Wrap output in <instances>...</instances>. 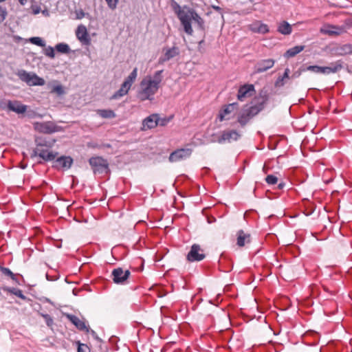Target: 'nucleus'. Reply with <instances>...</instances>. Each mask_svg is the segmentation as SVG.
Returning a JSON list of instances; mask_svg holds the SVG:
<instances>
[{"instance_id": "7ed1b4c3", "label": "nucleus", "mask_w": 352, "mask_h": 352, "mask_svg": "<svg viewBox=\"0 0 352 352\" xmlns=\"http://www.w3.org/2000/svg\"><path fill=\"white\" fill-rule=\"evenodd\" d=\"M89 165L95 175H103L110 173L107 160L102 157L96 156L89 158Z\"/></svg>"}, {"instance_id": "aec40b11", "label": "nucleus", "mask_w": 352, "mask_h": 352, "mask_svg": "<svg viewBox=\"0 0 352 352\" xmlns=\"http://www.w3.org/2000/svg\"><path fill=\"white\" fill-rule=\"evenodd\" d=\"M239 107V104L237 102H232L224 107V108L219 112V118L220 121H223L226 120V116L230 114L235 109H237Z\"/></svg>"}, {"instance_id": "6ab92c4d", "label": "nucleus", "mask_w": 352, "mask_h": 352, "mask_svg": "<svg viewBox=\"0 0 352 352\" xmlns=\"http://www.w3.org/2000/svg\"><path fill=\"white\" fill-rule=\"evenodd\" d=\"M345 32L344 27L329 25L324 29H321V32L329 36H338Z\"/></svg>"}, {"instance_id": "cd10ccee", "label": "nucleus", "mask_w": 352, "mask_h": 352, "mask_svg": "<svg viewBox=\"0 0 352 352\" xmlns=\"http://www.w3.org/2000/svg\"><path fill=\"white\" fill-rule=\"evenodd\" d=\"M97 113L103 118H113L116 117V113L111 109H98Z\"/></svg>"}, {"instance_id": "2eb2a0df", "label": "nucleus", "mask_w": 352, "mask_h": 352, "mask_svg": "<svg viewBox=\"0 0 352 352\" xmlns=\"http://www.w3.org/2000/svg\"><path fill=\"white\" fill-rule=\"evenodd\" d=\"M179 50L177 47L174 46L171 48H168L166 50L164 56L160 57L158 62L160 64H163L164 63L179 55Z\"/></svg>"}, {"instance_id": "c03bdc74", "label": "nucleus", "mask_w": 352, "mask_h": 352, "mask_svg": "<svg viewBox=\"0 0 352 352\" xmlns=\"http://www.w3.org/2000/svg\"><path fill=\"white\" fill-rule=\"evenodd\" d=\"M259 33L265 34L269 32L268 26L265 24H261L258 28Z\"/></svg>"}, {"instance_id": "f704fd0d", "label": "nucleus", "mask_w": 352, "mask_h": 352, "mask_svg": "<svg viewBox=\"0 0 352 352\" xmlns=\"http://www.w3.org/2000/svg\"><path fill=\"white\" fill-rule=\"evenodd\" d=\"M172 117L160 118L157 114V122L160 126H166L171 120Z\"/></svg>"}, {"instance_id": "0e129e2a", "label": "nucleus", "mask_w": 352, "mask_h": 352, "mask_svg": "<svg viewBox=\"0 0 352 352\" xmlns=\"http://www.w3.org/2000/svg\"><path fill=\"white\" fill-rule=\"evenodd\" d=\"M249 1H250V2H252V3L254 1V0H249Z\"/></svg>"}, {"instance_id": "423d86ee", "label": "nucleus", "mask_w": 352, "mask_h": 352, "mask_svg": "<svg viewBox=\"0 0 352 352\" xmlns=\"http://www.w3.org/2000/svg\"><path fill=\"white\" fill-rule=\"evenodd\" d=\"M131 275L129 270H124L122 267H117L111 272V278L114 283L118 285H125L128 283V280Z\"/></svg>"}, {"instance_id": "9d476101", "label": "nucleus", "mask_w": 352, "mask_h": 352, "mask_svg": "<svg viewBox=\"0 0 352 352\" xmlns=\"http://www.w3.org/2000/svg\"><path fill=\"white\" fill-rule=\"evenodd\" d=\"M191 154V148H179L172 152L168 159L171 162H176L189 157Z\"/></svg>"}, {"instance_id": "052dcab7", "label": "nucleus", "mask_w": 352, "mask_h": 352, "mask_svg": "<svg viewBox=\"0 0 352 352\" xmlns=\"http://www.w3.org/2000/svg\"><path fill=\"white\" fill-rule=\"evenodd\" d=\"M284 186H285V183L284 182H281V183L278 184V189H282V188H283Z\"/></svg>"}, {"instance_id": "49530a36", "label": "nucleus", "mask_w": 352, "mask_h": 352, "mask_svg": "<svg viewBox=\"0 0 352 352\" xmlns=\"http://www.w3.org/2000/svg\"><path fill=\"white\" fill-rule=\"evenodd\" d=\"M2 289L3 291H6L7 292H9L12 294H16V292H17L18 290V288H15V287H2Z\"/></svg>"}, {"instance_id": "3c124183", "label": "nucleus", "mask_w": 352, "mask_h": 352, "mask_svg": "<svg viewBox=\"0 0 352 352\" xmlns=\"http://www.w3.org/2000/svg\"><path fill=\"white\" fill-rule=\"evenodd\" d=\"M14 295L24 300L28 299V298L25 295H23V292L19 289H18L17 292H16V294Z\"/></svg>"}, {"instance_id": "37998d69", "label": "nucleus", "mask_w": 352, "mask_h": 352, "mask_svg": "<svg viewBox=\"0 0 352 352\" xmlns=\"http://www.w3.org/2000/svg\"><path fill=\"white\" fill-rule=\"evenodd\" d=\"M52 92L56 93L58 95H62L64 94L63 88L61 85L54 86L52 89Z\"/></svg>"}, {"instance_id": "4d7b16f0", "label": "nucleus", "mask_w": 352, "mask_h": 352, "mask_svg": "<svg viewBox=\"0 0 352 352\" xmlns=\"http://www.w3.org/2000/svg\"><path fill=\"white\" fill-rule=\"evenodd\" d=\"M89 332L91 333V335L93 336L94 338H95L97 340H99V338L97 337L96 332L94 330L91 329L90 328H89Z\"/></svg>"}, {"instance_id": "9b49d317", "label": "nucleus", "mask_w": 352, "mask_h": 352, "mask_svg": "<svg viewBox=\"0 0 352 352\" xmlns=\"http://www.w3.org/2000/svg\"><path fill=\"white\" fill-rule=\"evenodd\" d=\"M240 137L241 135L235 130L223 131L216 141L219 144H223L226 142L236 141ZM212 141L214 142L215 140Z\"/></svg>"}, {"instance_id": "0eeeda50", "label": "nucleus", "mask_w": 352, "mask_h": 352, "mask_svg": "<svg viewBox=\"0 0 352 352\" xmlns=\"http://www.w3.org/2000/svg\"><path fill=\"white\" fill-rule=\"evenodd\" d=\"M270 100V94L266 87L261 89L258 95L254 98L255 104L253 105L257 109H259V113L265 109V105Z\"/></svg>"}, {"instance_id": "1a4fd4ad", "label": "nucleus", "mask_w": 352, "mask_h": 352, "mask_svg": "<svg viewBox=\"0 0 352 352\" xmlns=\"http://www.w3.org/2000/svg\"><path fill=\"white\" fill-rule=\"evenodd\" d=\"M0 107L3 109L7 107L9 111L19 114L23 113L27 111V106L17 100H8L7 104H0Z\"/></svg>"}, {"instance_id": "58836bf2", "label": "nucleus", "mask_w": 352, "mask_h": 352, "mask_svg": "<svg viewBox=\"0 0 352 352\" xmlns=\"http://www.w3.org/2000/svg\"><path fill=\"white\" fill-rule=\"evenodd\" d=\"M306 72L305 66L300 67L297 71L294 72L291 76V78H299L302 72Z\"/></svg>"}, {"instance_id": "c756f323", "label": "nucleus", "mask_w": 352, "mask_h": 352, "mask_svg": "<svg viewBox=\"0 0 352 352\" xmlns=\"http://www.w3.org/2000/svg\"><path fill=\"white\" fill-rule=\"evenodd\" d=\"M55 49L57 52L62 54H68L70 52L69 46L64 43H58L56 45Z\"/></svg>"}, {"instance_id": "39448f33", "label": "nucleus", "mask_w": 352, "mask_h": 352, "mask_svg": "<svg viewBox=\"0 0 352 352\" xmlns=\"http://www.w3.org/2000/svg\"><path fill=\"white\" fill-rule=\"evenodd\" d=\"M259 113V109L255 108L253 105L248 107H244L237 118V122L243 127L254 116Z\"/></svg>"}, {"instance_id": "c85d7f7f", "label": "nucleus", "mask_w": 352, "mask_h": 352, "mask_svg": "<svg viewBox=\"0 0 352 352\" xmlns=\"http://www.w3.org/2000/svg\"><path fill=\"white\" fill-rule=\"evenodd\" d=\"M36 128L45 133H51L54 131L52 127L47 123H36Z\"/></svg>"}, {"instance_id": "ddd939ff", "label": "nucleus", "mask_w": 352, "mask_h": 352, "mask_svg": "<svg viewBox=\"0 0 352 352\" xmlns=\"http://www.w3.org/2000/svg\"><path fill=\"white\" fill-rule=\"evenodd\" d=\"M275 63V60L272 58L263 59L258 61L255 65V72L262 73L272 68Z\"/></svg>"}, {"instance_id": "864d4df0", "label": "nucleus", "mask_w": 352, "mask_h": 352, "mask_svg": "<svg viewBox=\"0 0 352 352\" xmlns=\"http://www.w3.org/2000/svg\"><path fill=\"white\" fill-rule=\"evenodd\" d=\"M320 74H329L330 72H329V67L328 66H327V67H321Z\"/></svg>"}, {"instance_id": "5701e85b", "label": "nucleus", "mask_w": 352, "mask_h": 352, "mask_svg": "<svg viewBox=\"0 0 352 352\" xmlns=\"http://www.w3.org/2000/svg\"><path fill=\"white\" fill-rule=\"evenodd\" d=\"M305 49L304 45H296L289 48L284 54V56L289 58L295 56Z\"/></svg>"}, {"instance_id": "5fc2aeb1", "label": "nucleus", "mask_w": 352, "mask_h": 352, "mask_svg": "<svg viewBox=\"0 0 352 352\" xmlns=\"http://www.w3.org/2000/svg\"><path fill=\"white\" fill-rule=\"evenodd\" d=\"M76 19H82V17L85 16V13L82 10H78V11H76Z\"/></svg>"}, {"instance_id": "13d9d810", "label": "nucleus", "mask_w": 352, "mask_h": 352, "mask_svg": "<svg viewBox=\"0 0 352 352\" xmlns=\"http://www.w3.org/2000/svg\"><path fill=\"white\" fill-rule=\"evenodd\" d=\"M78 352H85L83 351V349H82L81 346L82 344H81L79 342H78Z\"/></svg>"}, {"instance_id": "f3484780", "label": "nucleus", "mask_w": 352, "mask_h": 352, "mask_svg": "<svg viewBox=\"0 0 352 352\" xmlns=\"http://www.w3.org/2000/svg\"><path fill=\"white\" fill-rule=\"evenodd\" d=\"M76 36L82 45H88V32L84 25L78 26L76 30Z\"/></svg>"}, {"instance_id": "2f4dec72", "label": "nucleus", "mask_w": 352, "mask_h": 352, "mask_svg": "<svg viewBox=\"0 0 352 352\" xmlns=\"http://www.w3.org/2000/svg\"><path fill=\"white\" fill-rule=\"evenodd\" d=\"M138 76V69L135 67L131 74L127 76V78L124 80L125 82H128V83L131 86L132 84Z\"/></svg>"}, {"instance_id": "7c9ffc66", "label": "nucleus", "mask_w": 352, "mask_h": 352, "mask_svg": "<svg viewBox=\"0 0 352 352\" xmlns=\"http://www.w3.org/2000/svg\"><path fill=\"white\" fill-rule=\"evenodd\" d=\"M0 271L6 276H10V278L18 283V280L16 278V275L13 274V272L7 267L0 266Z\"/></svg>"}, {"instance_id": "412c9836", "label": "nucleus", "mask_w": 352, "mask_h": 352, "mask_svg": "<svg viewBox=\"0 0 352 352\" xmlns=\"http://www.w3.org/2000/svg\"><path fill=\"white\" fill-rule=\"evenodd\" d=\"M237 242L236 244L239 247H243L245 243H248L250 242V234H246L243 230H239L237 232Z\"/></svg>"}, {"instance_id": "09e8293b", "label": "nucleus", "mask_w": 352, "mask_h": 352, "mask_svg": "<svg viewBox=\"0 0 352 352\" xmlns=\"http://www.w3.org/2000/svg\"><path fill=\"white\" fill-rule=\"evenodd\" d=\"M26 116L29 118H34L37 117L38 116V114L37 113H36L34 111L30 110V111H27Z\"/></svg>"}, {"instance_id": "603ef678", "label": "nucleus", "mask_w": 352, "mask_h": 352, "mask_svg": "<svg viewBox=\"0 0 352 352\" xmlns=\"http://www.w3.org/2000/svg\"><path fill=\"white\" fill-rule=\"evenodd\" d=\"M289 73H290V70L289 68H286L285 69V72H284V74L283 75V76H281L284 80L285 79H288V78H290L291 77L289 76Z\"/></svg>"}, {"instance_id": "e433bc0d", "label": "nucleus", "mask_w": 352, "mask_h": 352, "mask_svg": "<svg viewBox=\"0 0 352 352\" xmlns=\"http://www.w3.org/2000/svg\"><path fill=\"white\" fill-rule=\"evenodd\" d=\"M265 182L270 185H273L277 183L278 178L277 177L273 175H269L265 178Z\"/></svg>"}, {"instance_id": "79ce46f5", "label": "nucleus", "mask_w": 352, "mask_h": 352, "mask_svg": "<svg viewBox=\"0 0 352 352\" xmlns=\"http://www.w3.org/2000/svg\"><path fill=\"white\" fill-rule=\"evenodd\" d=\"M109 8L111 10H115L117 7L118 0H105Z\"/></svg>"}, {"instance_id": "393cba45", "label": "nucleus", "mask_w": 352, "mask_h": 352, "mask_svg": "<svg viewBox=\"0 0 352 352\" xmlns=\"http://www.w3.org/2000/svg\"><path fill=\"white\" fill-rule=\"evenodd\" d=\"M292 26L287 21L281 22L278 27V31L284 35L290 34L292 32Z\"/></svg>"}, {"instance_id": "c9c22d12", "label": "nucleus", "mask_w": 352, "mask_h": 352, "mask_svg": "<svg viewBox=\"0 0 352 352\" xmlns=\"http://www.w3.org/2000/svg\"><path fill=\"white\" fill-rule=\"evenodd\" d=\"M306 71H310L316 74H320L321 67L318 65H309L305 67Z\"/></svg>"}, {"instance_id": "de8ad7c7", "label": "nucleus", "mask_w": 352, "mask_h": 352, "mask_svg": "<svg viewBox=\"0 0 352 352\" xmlns=\"http://www.w3.org/2000/svg\"><path fill=\"white\" fill-rule=\"evenodd\" d=\"M285 85V80L280 76L275 82V87H283Z\"/></svg>"}, {"instance_id": "680f3d73", "label": "nucleus", "mask_w": 352, "mask_h": 352, "mask_svg": "<svg viewBox=\"0 0 352 352\" xmlns=\"http://www.w3.org/2000/svg\"><path fill=\"white\" fill-rule=\"evenodd\" d=\"M27 2H28V0H19V3L22 6H25Z\"/></svg>"}, {"instance_id": "bb28decb", "label": "nucleus", "mask_w": 352, "mask_h": 352, "mask_svg": "<svg viewBox=\"0 0 352 352\" xmlns=\"http://www.w3.org/2000/svg\"><path fill=\"white\" fill-rule=\"evenodd\" d=\"M163 72V70L157 71L153 76V78L151 79V78H147V80L150 82L153 83V85H156L157 87H160V84L162 80V73Z\"/></svg>"}, {"instance_id": "b1692460", "label": "nucleus", "mask_w": 352, "mask_h": 352, "mask_svg": "<svg viewBox=\"0 0 352 352\" xmlns=\"http://www.w3.org/2000/svg\"><path fill=\"white\" fill-rule=\"evenodd\" d=\"M67 318L73 323L78 329L82 330L86 329L85 323L81 321L77 316L72 314H67Z\"/></svg>"}, {"instance_id": "a18cd8bd", "label": "nucleus", "mask_w": 352, "mask_h": 352, "mask_svg": "<svg viewBox=\"0 0 352 352\" xmlns=\"http://www.w3.org/2000/svg\"><path fill=\"white\" fill-rule=\"evenodd\" d=\"M89 147L92 148H111V145L110 144H102L100 145L94 144L89 142Z\"/></svg>"}, {"instance_id": "f257e3e1", "label": "nucleus", "mask_w": 352, "mask_h": 352, "mask_svg": "<svg viewBox=\"0 0 352 352\" xmlns=\"http://www.w3.org/2000/svg\"><path fill=\"white\" fill-rule=\"evenodd\" d=\"M178 10L175 12L179 18L182 25L184 27V32L192 35L193 30L191 25V21H193L197 25V28L203 32L206 30L204 20L198 14L195 10L187 7H184L183 10L177 4Z\"/></svg>"}, {"instance_id": "473e14b6", "label": "nucleus", "mask_w": 352, "mask_h": 352, "mask_svg": "<svg viewBox=\"0 0 352 352\" xmlns=\"http://www.w3.org/2000/svg\"><path fill=\"white\" fill-rule=\"evenodd\" d=\"M29 41L32 44L36 45L39 46V47H45V41L41 37H37V36L31 37L29 39Z\"/></svg>"}, {"instance_id": "dca6fc26", "label": "nucleus", "mask_w": 352, "mask_h": 352, "mask_svg": "<svg viewBox=\"0 0 352 352\" xmlns=\"http://www.w3.org/2000/svg\"><path fill=\"white\" fill-rule=\"evenodd\" d=\"M157 125V114L154 113L148 116L142 121V130L145 131L147 129H151L155 128Z\"/></svg>"}, {"instance_id": "ea45409f", "label": "nucleus", "mask_w": 352, "mask_h": 352, "mask_svg": "<svg viewBox=\"0 0 352 352\" xmlns=\"http://www.w3.org/2000/svg\"><path fill=\"white\" fill-rule=\"evenodd\" d=\"M45 54L51 58H54L55 56L54 48L51 46H48L47 47H46L45 49Z\"/></svg>"}, {"instance_id": "6e6d98bb", "label": "nucleus", "mask_w": 352, "mask_h": 352, "mask_svg": "<svg viewBox=\"0 0 352 352\" xmlns=\"http://www.w3.org/2000/svg\"><path fill=\"white\" fill-rule=\"evenodd\" d=\"M212 8H213L214 10H216V11H217V12H220V13L221 14V15H223L222 12H221V11H222V9H221L219 6H212ZM222 17H223V16H222Z\"/></svg>"}, {"instance_id": "a211bd4d", "label": "nucleus", "mask_w": 352, "mask_h": 352, "mask_svg": "<svg viewBox=\"0 0 352 352\" xmlns=\"http://www.w3.org/2000/svg\"><path fill=\"white\" fill-rule=\"evenodd\" d=\"M34 155L39 156L45 161H52L54 160L56 156V153L49 151L47 149L38 147L34 150Z\"/></svg>"}, {"instance_id": "4be33fe9", "label": "nucleus", "mask_w": 352, "mask_h": 352, "mask_svg": "<svg viewBox=\"0 0 352 352\" xmlns=\"http://www.w3.org/2000/svg\"><path fill=\"white\" fill-rule=\"evenodd\" d=\"M336 53L339 56L352 54V45L346 43L340 45L336 48Z\"/></svg>"}, {"instance_id": "20e7f679", "label": "nucleus", "mask_w": 352, "mask_h": 352, "mask_svg": "<svg viewBox=\"0 0 352 352\" xmlns=\"http://www.w3.org/2000/svg\"><path fill=\"white\" fill-rule=\"evenodd\" d=\"M18 76L22 81L26 82L29 86H42L45 83V80L36 74L30 73L25 70L19 71Z\"/></svg>"}, {"instance_id": "a878e982", "label": "nucleus", "mask_w": 352, "mask_h": 352, "mask_svg": "<svg viewBox=\"0 0 352 352\" xmlns=\"http://www.w3.org/2000/svg\"><path fill=\"white\" fill-rule=\"evenodd\" d=\"M328 67L330 74L337 73L343 68V62L341 60H338L336 62L331 63Z\"/></svg>"}, {"instance_id": "4c0bfd02", "label": "nucleus", "mask_w": 352, "mask_h": 352, "mask_svg": "<svg viewBox=\"0 0 352 352\" xmlns=\"http://www.w3.org/2000/svg\"><path fill=\"white\" fill-rule=\"evenodd\" d=\"M40 315L45 319L46 324L48 327H51L53 324V319L49 314L41 313Z\"/></svg>"}, {"instance_id": "f03ea898", "label": "nucleus", "mask_w": 352, "mask_h": 352, "mask_svg": "<svg viewBox=\"0 0 352 352\" xmlns=\"http://www.w3.org/2000/svg\"><path fill=\"white\" fill-rule=\"evenodd\" d=\"M140 87L141 90L138 92L137 97L141 101L153 100L154 95L159 89L158 87L148 81L147 78L141 81Z\"/></svg>"}, {"instance_id": "8fccbe9b", "label": "nucleus", "mask_w": 352, "mask_h": 352, "mask_svg": "<svg viewBox=\"0 0 352 352\" xmlns=\"http://www.w3.org/2000/svg\"><path fill=\"white\" fill-rule=\"evenodd\" d=\"M131 85L128 83V82L124 81L123 83L121 85L120 88L123 90H125L126 93H128L129 90L131 88Z\"/></svg>"}, {"instance_id": "f8f14e48", "label": "nucleus", "mask_w": 352, "mask_h": 352, "mask_svg": "<svg viewBox=\"0 0 352 352\" xmlns=\"http://www.w3.org/2000/svg\"><path fill=\"white\" fill-rule=\"evenodd\" d=\"M255 92L254 86L252 84H245L239 87L237 99L243 101L245 98L251 97Z\"/></svg>"}, {"instance_id": "bf43d9fd", "label": "nucleus", "mask_w": 352, "mask_h": 352, "mask_svg": "<svg viewBox=\"0 0 352 352\" xmlns=\"http://www.w3.org/2000/svg\"><path fill=\"white\" fill-rule=\"evenodd\" d=\"M215 221H216V219L214 217H212V218H208V222L209 223H214Z\"/></svg>"}, {"instance_id": "4468645a", "label": "nucleus", "mask_w": 352, "mask_h": 352, "mask_svg": "<svg viewBox=\"0 0 352 352\" xmlns=\"http://www.w3.org/2000/svg\"><path fill=\"white\" fill-rule=\"evenodd\" d=\"M73 160L70 157L62 156L54 161L53 166L57 169H68L71 167Z\"/></svg>"}, {"instance_id": "a19ab883", "label": "nucleus", "mask_w": 352, "mask_h": 352, "mask_svg": "<svg viewBox=\"0 0 352 352\" xmlns=\"http://www.w3.org/2000/svg\"><path fill=\"white\" fill-rule=\"evenodd\" d=\"M7 11L5 8L0 6V23H1L6 18Z\"/></svg>"}, {"instance_id": "e2e57ef3", "label": "nucleus", "mask_w": 352, "mask_h": 352, "mask_svg": "<svg viewBox=\"0 0 352 352\" xmlns=\"http://www.w3.org/2000/svg\"><path fill=\"white\" fill-rule=\"evenodd\" d=\"M204 39H202L201 41H200L199 42V47H201V44H204Z\"/></svg>"}, {"instance_id": "72a5a7b5", "label": "nucleus", "mask_w": 352, "mask_h": 352, "mask_svg": "<svg viewBox=\"0 0 352 352\" xmlns=\"http://www.w3.org/2000/svg\"><path fill=\"white\" fill-rule=\"evenodd\" d=\"M127 94L125 90L120 88L111 97V99L116 100Z\"/></svg>"}, {"instance_id": "6e6552de", "label": "nucleus", "mask_w": 352, "mask_h": 352, "mask_svg": "<svg viewBox=\"0 0 352 352\" xmlns=\"http://www.w3.org/2000/svg\"><path fill=\"white\" fill-rule=\"evenodd\" d=\"M205 257L204 250L201 249V246L198 244H193L187 254L186 258L190 262H195L201 261Z\"/></svg>"}]
</instances>
